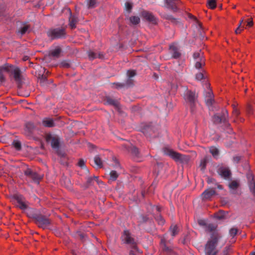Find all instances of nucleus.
<instances>
[{
	"instance_id": "obj_1",
	"label": "nucleus",
	"mask_w": 255,
	"mask_h": 255,
	"mask_svg": "<svg viewBox=\"0 0 255 255\" xmlns=\"http://www.w3.org/2000/svg\"><path fill=\"white\" fill-rule=\"evenodd\" d=\"M221 236L217 232L212 233L210 239L207 242L205 247L206 255H216L218 250L216 249L217 243Z\"/></svg>"
},
{
	"instance_id": "obj_2",
	"label": "nucleus",
	"mask_w": 255,
	"mask_h": 255,
	"mask_svg": "<svg viewBox=\"0 0 255 255\" xmlns=\"http://www.w3.org/2000/svg\"><path fill=\"white\" fill-rule=\"evenodd\" d=\"M36 225L43 229L47 228L51 224V221L47 216L40 213H34L32 215Z\"/></svg>"
},
{
	"instance_id": "obj_3",
	"label": "nucleus",
	"mask_w": 255,
	"mask_h": 255,
	"mask_svg": "<svg viewBox=\"0 0 255 255\" xmlns=\"http://www.w3.org/2000/svg\"><path fill=\"white\" fill-rule=\"evenodd\" d=\"M164 153L165 155L169 156L176 162L187 163L189 159L188 156L181 154L167 148H164Z\"/></svg>"
},
{
	"instance_id": "obj_4",
	"label": "nucleus",
	"mask_w": 255,
	"mask_h": 255,
	"mask_svg": "<svg viewBox=\"0 0 255 255\" xmlns=\"http://www.w3.org/2000/svg\"><path fill=\"white\" fill-rule=\"evenodd\" d=\"M121 238L124 243L128 244L129 246L131 249L136 250L137 253L139 252L136 242L131 237L130 233L128 230L124 231Z\"/></svg>"
},
{
	"instance_id": "obj_5",
	"label": "nucleus",
	"mask_w": 255,
	"mask_h": 255,
	"mask_svg": "<svg viewBox=\"0 0 255 255\" xmlns=\"http://www.w3.org/2000/svg\"><path fill=\"white\" fill-rule=\"evenodd\" d=\"M47 34L51 39H54L65 37L66 33L65 28L59 27L48 30L47 32Z\"/></svg>"
},
{
	"instance_id": "obj_6",
	"label": "nucleus",
	"mask_w": 255,
	"mask_h": 255,
	"mask_svg": "<svg viewBox=\"0 0 255 255\" xmlns=\"http://www.w3.org/2000/svg\"><path fill=\"white\" fill-rule=\"evenodd\" d=\"M24 174L26 177V180L29 182L39 184L43 176L38 174L36 172L30 168H27L24 171Z\"/></svg>"
},
{
	"instance_id": "obj_7",
	"label": "nucleus",
	"mask_w": 255,
	"mask_h": 255,
	"mask_svg": "<svg viewBox=\"0 0 255 255\" xmlns=\"http://www.w3.org/2000/svg\"><path fill=\"white\" fill-rule=\"evenodd\" d=\"M228 113L226 110H223L222 111L221 114H216L213 117V122L216 124H219L224 123L225 126H230V124L228 123Z\"/></svg>"
},
{
	"instance_id": "obj_8",
	"label": "nucleus",
	"mask_w": 255,
	"mask_h": 255,
	"mask_svg": "<svg viewBox=\"0 0 255 255\" xmlns=\"http://www.w3.org/2000/svg\"><path fill=\"white\" fill-rule=\"evenodd\" d=\"M36 128V127L33 122H26L24 125L23 134L27 137L31 138L33 136V132Z\"/></svg>"
},
{
	"instance_id": "obj_9",
	"label": "nucleus",
	"mask_w": 255,
	"mask_h": 255,
	"mask_svg": "<svg viewBox=\"0 0 255 255\" xmlns=\"http://www.w3.org/2000/svg\"><path fill=\"white\" fill-rule=\"evenodd\" d=\"M197 96L195 93L190 90H187L184 95V99L186 103H188L192 109L196 101Z\"/></svg>"
},
{
	"instance_id": "obj_10",
	"label": "nucleus",
	"mask_w": 255,
	"mask_h": 255,
	"mask_svg": "<svg viewBox=\"0 0 255 255\" xmlns=\"http://www.w3.org/2000/svg\"><path fill=\"white\" fill-rule=\"evenodd\" d=\"M8 73H10L13 75L14 80L19 85L21 81V75L20 69L17 67H15L8 64Z\"/></svg>"
},
{
	"instance_id": "obj_11",
	"label": "nucleus",
	"mask_w": 255,
	"mask_h": 255,
	"mask_svg": "<svg viewBox=\"0 0 255 255\" xmlns=\"http://www.w3.org/2000/svg\"><path fill=\"white\" fill-rule=\"evenodd\" d=\"M16 206L21 210H24L28 208L27 202L24 197L21 195H14Z\"/></svg>"
},
{
	"instance_id": "obj_12",
	"label": "nucleus",
	"mask_w": 255,
	"mask_h": 255,
	"mask_svg": "<svg viewBox=\"0 0 255 255\" xmlns=\"http://www.w3.org/2000/svg\"><path fill=\"white\" fill-rule=\"evenodd\" d=\"M122 147L124 150L130 152L133 156L137 157L139 155L138 148L129 142L122 144Z\"/></svg>"
},
{
	"instance_id": "obj_13",
	"label": "nucleus",
	"mask_w": 255,
	"mask_h": 255,
	"mask_svg": "<svg viewBox=\"0 0 255 255\" xmlns=\"http://www.w3.org/2000/svg\"><path fill=\"white\" fill-rule=\"evenodd\" d=\"M47 141L50 142L52 147L58 149L60 147V138L55 135L48 134L46 136Z\"/></svg>"
},
{
	"instance_id": "obj_14",
	"label": "nucleus",
	"mask_w": 255,
	"mask_h": 255,
	"mask_svg": "<svg viewBox=\"0 0 255 255\" xmlns=\"http://www.w3.org/2000/svg\"><path fill=\"white\" fill-rule=\"evenodd\" d=\"M218 172L224 179L231 180L232 173L229 168L224 167H220L218 169Z\"/></svg>"
},
{
	"instance_id": "obj_15",
	"label": "nucleus",
	"mask_w": 255,
	"mask_h": 255,
	"mask_svg": "<svg viewBox=\"0 0 255 255\" xmlns=\"http://www.w3.org/2000/svg\"><path fill=\"white\" fill-rule=\"evenodd\" d=\"M166 7L174 11L178 9L177 5L179 2V0H164Z\"/></svg>"
},
{
	"instance_id": "obj_16",
	"label": "nucleus",
	"mask_w": 255,
	"mask_h": 255,
	"mask_svg": "<svg viewBox=\"0 0 255 255\" xmlns=\"http://www.w3.org/2000/svg\"><path fill=\"white\" fill-rule=\"evenodd\" d=\"M42 124L46 128H53L56 126L55 121L49 117L44 118L42 120Z\"/></svg>"
},
{
	"instance_id": "obj_17",
	"label": "nucleus",
	"mask_w": 255,
	"mask_h": 255,
	"mask_svg": "<svg viewBox=\"0 0 255 255\" xmlns=\"http://www.w3.org/2000/svg\"><path fill=\"white\" fill-rule=\"evenodd\" d=\"M38 78L39 82L42 86H47L52 82V80H47V77L44 74H39Z\"/></svg>"
},
{
	"instance_id": "obj_18",
	"label": "nucleus",
	"mask_w": 255,
	"mask_h": 255,
	"mask_svg": "<svg viewBox=\"0 0 255 255\" xmlns=\"http://www.w3.org/2000/svg\"><path fill=\"white\" fill-rule=\"evenodd\" d=\"M142 15L147 21L153 23H156V18L152 13L147 11H143L142 12Z\"/></svg>"
},
{
	"instance_id": "obj_19",
	"label": "nucleus",
	"mask_w": 255,
	"mask_h": 255,
	"mask_svg": "<svg viewBox=\"0 0 255 255\" xmlns=\"http://www.w3.org/2000/svg\"><path fill=\"white\" fill-rule=\"evenodd\" d=\"M206 103L207 106H210L213 104V93L210 89H208L205 94Z\"/></svg>"
},
{
	"instance_id": "obj_20",
	"label": "nucleus",
	"mask_w": 255,
	"mask_h": 255,
	"mask_svg": "<svg viewBox=\"0 0 255 255\" xmlns=\"http://www.w3.org/2000/svg\"><path fill=\"white\" fill-rule=\"evenodd\" d=\"M216 193L215 190L213 189H208L204 191L202 194L203 199H209Z\"/></svg>"
},
{
	"instance_id": "obj_21",
	"label": "nucleus",
	"mask_w": 255,
	"mask_h": 255,
	"mask_svg": "<svg viewBox=\"0 0 255 255\" xmlns=\"http://www.w3.org/2000/svg\"><path fill=\"white\" fill-rule=\"evenodd\" d=\"M239 186V182L237 180L231 181V182L228 184L230 192L232 194L236 193V190L238 188Z\"/></svg>"
},
{
	"instance_id": "obj_22",
	"label": "nucleus",
	"mask_w": 255,
	"mask_h": 255,
	"mask_svg": "<svg viewBox=\"0 0 255 255\" xmlns=\"http://www.w3.org/2000/svg\"><path fill=\"white\" fill-rule=\"evenodd\" d=\"M8 64H4L1 66H0V81L3 82L5 81V77L4 74L5 73H8Z\"/></svg>"
},
{
	"instance_id": "obj_23",
	"label": "nucleus",
	"mask_w": 255,
	"mask_h": 255,
	"mask_svg": "<svg viewBox=\"0 0 255 255\" xmlns=\"http://www.w3.org/2000/svg\"><path fill=\"white\" fill-rule=\"evenodd\" d=\"M136 74L135 71L134 70H128L127 72L128 79L126 81L128 86H131L133 85V80L132 78Z\"/></svg>"
},
{
	"instance_id": "obj_24",
	"label": "nucleus",
	"mask_w": 255,
	"mask_h": 255,
	"mask_svg": "<svg viewBox=\"0 0 255 255\" xmlns=\"http://www.w3.org/2000/svg\"><path fill=\"white\" fill-rule=\"evenodd\" d=\"M88 54L89 58L91 60H93L97 57H98L100 59L104 58L103 54L101 52L97 54V53L93 52L92 51H89L88 52Z\"/></svg>"
},
{
	"instance_id": "obj_25",
	"label": "nucleus",
	"mask_w": 255,
	"mask_h": 255,
	"mask_svg": "<svg viewBox=\"0 0 255 255\" xmlns=\"http://www.w3.org/2000/svg\"><path fill=\"white\" fill-rule=\"evenodd\" d=\"M70 15L69 26L71 29H74L76 28V25L78 21V18L74 15H72L71 12Z\"/></svg>"
},
{
	"instance_id": "obj_26",
	"label": "nucleus",
	"mask_w": 255,
	"mask_h": 255,
	"mask_svg": "<svg viewBox=\"0 0 255 255\" xmlns=\"http://www.w3.org/2000/svg\"><path fill=\"white\" fill-rule=\"evenodd\" d=\"M106 103L110 105L113 106L116 108H118L119 105L118 101L116 100L112 99L110 97H106L105 99Z\"/></svg>"
},
{
	"instance_id": "obj_27",
	"label": "nucleus",
	"mask_w": 255,
	"mask_h": 255,
	"mask_svg": "<svg viewBox=\"0 0 255 255\" xmlns=\"http://www.w3.org/2000/svg\"><path fill=\"white\" fill-rule=\"evenodd\" d=\"M30 31V26L28 24H23L21 27L19 28L18 32L21 35L24 34L26 32Z\"/></svg>"
},
{
	"instance_id": "obj_28",
	"label": "nucleus",
	"mask_w": 255,
	"mask_h": 255,
	"mask_svg": "<svg viewBox=\"0 0 255 255\" xmlns=\"http://www.w3.org/2000/svg\"><path fill=\"white\" fill-rule=\"evenodd\" d=\"M170 49L172 52V57L174 58H178L180 56V53L178 51L177 48L174 46H170Z\"/></svg>"
},
{
	"instance_id": "obj_29",
	"label": "nucleus",
	"mask_w": 255,
	"mask_h": 255,
	"mask_svg": "<svg viewBox=\"0 0 255 255\" xmlns=\"http://www.w3.org/2000/svg\"><path fill=\"white\" fill-rule=\"evenodd\" d=\"M95 167L97 168H102L103 166V162L99 155H96L94 158Z\"/></svg>"
},
{
	"instance_id": "obj_30",
	"label": "nucleus",
	"mask_w": 255,
	"mask_h": 255,
	"mask_svg": "<svg viewBox=\"0 0 255 255\" xmlns=\"http://www.w3.org/2000/svg\"><path fill=\"white\" fill-rule=\"evenodd\" d=\"M169 232L172 237H175L179 232V228L176 225H172L169 229Z\"/></svg>"
},
{
	"instance_id": "obj_31",
	"label": "nucleus",
	"mask_w": 255,
	"mask_h": 255,
	"mask_svg": "<svg viewBox=\"0 0 255 255\" xmlns=\"http://www.w3.org/2000/svg\"><path fill=\"white\" fill-rule=\"evenodd\" d=\"M217 226L213 224H207L205 229L208 232H213L212 233L216 232L215 230H216Z\"/></svg>"
},
{
	"instance_id": "obj_32",
	"label": "nucleus",
	"mask_w": 255,
	"mask_h": 255,
	"mask_svg": "<svg viewBox=\"0 0 255 255\" xmlns=\"http://www.w3.org/2000/svg\"><path fill=\"white\" fill-rule=\"evenodd\" d=\"M251 177L252 178V180L249 182V188L251 192L255 196V181L254 180L252 175H251Z\"/></svg>"
},
{
	"instance_id": "obj_33",
	"label": "nucleus",
	"mask_w": 255,
	"mask_h": 255,
	"mask_svg": "<svg viewBox=\"0 0 255 255\" xmlns=\"http://www.w3.org/2000/svg\"><path fill=\"white\" fill-rule=\"evenodd\" d=\"M208 160V158L207 156L201 160L200 167L202 171H204L205 169Z\"/></svg>"
},
{
	"instance_id": "obj_34",
	"label": "nucleus",
	"mask_w": 255,
	"mask_h": 255,
	"mask_svg": "<svg viewBox=\"0 0 255 255\" xmlns=\"http://www.w3.org/2000/svg\"><path fill=\"white\" fill-rule=\"evenodd\" d=\"M162 16L173 23H176L177 22V20L170 14L164 13L162 15Z\"/></svg>"
},
{
	"instance_id": "obj_35",
	"label": "nucleus",
	"mask_w": 255,
	"mask_h": 255,
	"mask_svg": "<svg viewBox=\"0 0 255 255\" xmlns=\"http://www.w3.org/2000/svg\"><path fill=\"white\" fill-rule=\"evenodd\" d=\"M130 23L132 24H137L140 22V18L137 16H132L128 18Z\"/></svg>"
},
{
	"instance_id": "obj_36",
	"label": "nucleus",
	"mask_w": 255,
	"mask_h": 255,
	"mask_svg": "<svg viewBox=\"0 0 255 255\" xmlns=\"http://www.w3.org/2000/svg\"><path fill=\"white\" fill-rule=\"evenodd\" d=\"M210 152L212 154L214 157H217L219 155V150L218 148L214 146H212L210 148Z\"/></svg>"
},
{
	"instance_id": "obj_37",
	"label": "nucleus",
	"mask_w": 255,
	"mask_h": 255,
	"mask_svg": "<svg viewBox=\"0 0 255 255\" xmlns=\"http://www.w3.org/2000/svg\"><path fill=\"white\" fill-rule=\"evenodd\" d=\"M155 220L157 222L158 224L160 225H162L165 223V220L160 214H157L155 217Z\"/></svg>"
},
{
	"instance_id": "obj_38",
	"label": "nucleus",
	"mask_w": 255,
	"mask_h": 255,
	"mask_svg": "<svg viewBox=\"0 0 255 255\" xmlns=\"http://www.w3.org/2000/svg\"><path fill=\"white\" fill-rule=\"evenodd\" d=\"M61 52V50L60 48H56L51 52L50 54L53 57H58L59 56Z\"/></svg>"
},
{
	"instance_id": "obj_39",
	"label": "nucleus",
	"mask_w": 255,
	"mask_h": 255,
	"mask_svg": "<svg viewBox=\"0 0 255 255\" xmlns=\"http://www.w3.org/2000/svg\"><path fill=\"white\" fill-rule=\"evenodd\" d=\"M193 58L196 60H201L204 59L203 56V53L200 52H195L193 54Z\"/></svg>"
},
{
	"instance_id": "obj_40",
	"label": "nucleus",
	"mask_w": 255,
	"mask_h": 255,
	"mask_svg": "<svg viewBox=\"0 0 255 255\" xmlns=\"http://www.w3.org/2000/svg\"><path fill=\"white\" fill-rule=\"evenodd\" d=\"M113 84L115 85L116 88L117 89H121L124 87H130V86H128L126 81H125V82L124 83H113Z\"/></svg>"
},
{
	"instance_id": "obj_41",
	"label": "nucleus",
	"mask_w": 255,
	"mask_h": 255,
	"mask_svg": "<svg viewBox=\"0 0 255 255\" xmlns=\"http://www.w3.org/2000/svg\"><path fill=\"white\" fill-rule=\"evenodd\" d=\"M132 8V4L129 2H127L125 3V10L128 14H129L131 11Z\"/></svg>"
},
{
	"instance_id": "obj_42",
	"label": "nucleus",
	"mask_w": 255,
	"mask_h": 255,
	"mask_svg": "<svg viewBox=\"0 0 255 255\" xmlns=\"http://www.w3.org/2000/svg\"><path fill=\"white\" fill-rule=\"evenodd\" d=\"M205 64V60L202 59L201 60H196L195 67L197 69H200L203 65Z\"/></svg>"
},
{
	"instance_id": "obj_43",
	"label": "nucleus",
	"mask_w": 255,
	"mask_h": 255,
	"mask_svg": "<svg viewBox=\"0 0 255 255\" xmlns=\"http://www.w3.org/2000/svg\"><path fill=\"white\" fill-rule=\"evenodd\" d=\"M215 217L218 219L222 220L225 218V213L224 211H220L215 214Z\"/></svg>"
},
{
	"instance_id": "obj_44",
	"label": "nucleus",
	"mask_w": 255,
	"mask_h": 255,
	"mask_svg": "<svg viewBox=\"0 0 255 255\" xmlns=\"http://www.w3.org/2000/svg\"><path fill=\"white\" fill-rule=\"evenodd\" d=\"M89 8H94L97 6V0H87Z\"/></svg>"
},
{
	"instance_id": "obj_45",
	"label": "nucleus",
	"mask_w": 255,
	"mask_h": 255,
	"mask_svg": "<svg viewBox=\"0 0 255 255\" xmlns=\"http://www.w3.org/2000/svg\"><path fill=\"white\" fill-rule=\"evenodd\" d=\"M12 145L17 150H20L21 148V142L18 140H14L12 142Z\"/></svg>"
},
{
	"instance_id": "obj_46",
	"label": "nucleus",
	"mask_w": 255,
	"mask_h": 255,
	"mask_svg": "<svg viewBox=\"0 0 255 255\" xmlns=\"http://www.w3.org/2000/svg\"><path fill=\"white\" fill-rule=\"evenodd\" d=\"M161 246H162V250L164 251L170 252L171 251V249L166 246L165 244V240L164 239H161Z\"/></svg>"
},
{
	"instance_id": "obj_47",
	"label": "nucleus",
	"mask_w": 255,
	"mask_h": 255,
	"mask_svg": "<svg viewBox=\"0 0 255 255\" xmlns=\"http://www.w3.org/2000/svg\"><path fill=\"white\" fill-rule=\"evenodd\" d=\"M110 179L113 181L116 180L118 177V173L116 171H114V170H113L110 172Z\"/></svg>"
},
{
	"instance_id": "obj_48",
	"label": "nucleus",
	"mask_w": 255,
	"mask_h": 255,
	"mask_svg": "<svg viewBox=\"0 0 255 255\" xmlns=\"http://www.w3.org/2000/svg\"><path fill=\"white\" fill-rule=\"evenodd\" d=\"M208 4L210 8H215L216 7V0H208Z\"/></svg>"
},
{
	"instance_id": "obj_49",
	"label": "nucleus",
	"mask_w": 255,
	"mask_h": 255,
	"mask_svg": "<svg viewBox=\"0 0 255 255\" xmlns=\"http://www.w3.org/2000/svg\"><path fill=\"white\" fill-rule=\"evenodd\" d=\"M151 129H152L150 127L146 126L142 129V132L144 134H145L146 135H148V132H150V131H151ZM151 135V134L149 133V135Z\"/></svg>"
},
{
	"instance_id": "obj_50",
	"label": "nucleus",
	"mask_w": 255,
	"mask_h": 255,
	"mask_svg": "<svg viewBox=\"0 0 255 255\" xmlns=\"http://www.w3.org/2000/svg\"><path fill=\"white\" fill-rule=\"evenodd\" d=\"M238 232V230L237 228H232L230 230V234L231 236L234 237L235 236Z\"/></svg>"
},
{
	"instance_id": "obj_51",
	"label": "nucleus",
	"mask_w": 255,
	"mask_h": 255,
	"mask_svg": "<svg viewBox=\"0 0 255 255\" xmlns=\"http://www.w3.org/2000/svg\"><path fill=\"white\" fill-rule=\"evenodd\" d=\"M203 78H204V74L202 72H199L197 74H196V79L197 80H201L202 79H203Z\"/></svg>"
},
{
	"instance_id": "obj_52",
	"label": "nucleus",
	"mask_w": 255,
	"mask_h": 255,
	"mask_svg": "<svg viewBox=\"0 0 255 255\" xmlns=\"http://www.w3.org/2000/svg\"><path fill=\"white\" fill-rule=\"evenodd\" d=\"M232 106L233 108V113L234 116L237 117L239 115L240 112L238 111V110L237 109V108L236 107V106L235 104L233 105Z\"/></svg>"
},
{
	"instance_id": "obj_53",
	"label": "nucleus",
	"mask_w": 255,
	"mask_h": 255,
	"mask_svg": "<svg viewBox=\"0 0 255 255\" xmlns=\"http://www.w3.org/2000/svg\"><path fill=\"white\" fill-rule=\"evenodd\" d=\"M94 183V179L92 177H88L87 179V186H89L92 185Z\"/></svg>"
},
{
	"instance_id": "obj_54",
	"label": "nucleus",
	"mask_w": 255,
	"mask_h": 255,
	"mask_svg": "<svg viewBox=\"0 0 255 255\" xmlns=\"http://www.w3.org/2000/svg\"><path fill=\"white\" fill-rule=\"evenodd\" d=\"M78 166H80V167L83 168L84 167H85V162L84 161L83 159H80L79 162H78Z\"/></svg>"
},
{
	"instance_id": "obj_55",
	"label": "nucleus",
	"mask_w": 255,
	"mask_h": 255,
	"mask_svg": "<svg viewBox=\"0 0 255 255\" xmlns=\"http://www.w3.org/2000/svg\"><path fill=\"white\" fill-rule=\"evenodd\" d=\"M244 29V26H243V27H240L238 26L237 28L235 30L236 34H238L241 32L242 30H243Z\"/></svg>"
},
{
	"instance_id": "obj_56",
	"label": "nucleus",
	"mask_w": 255,
	"mask_h": 255,
	"mask_svg": "<svg viewBox=\"0 0 255 255\" xmlns=\"http://www.w3.org/2000/svg\"><path fill=\"white\" fill-rule=\"evenodd\" d=\"M241 157L239 156H235L233 158V161H234V162L237 163L241 160Z\"/></svg>"
},
{
	"instance_id": "obj_57",
	"label": "nucleus",
	"mask_w": 255,
	"mask_h": 255,
	"mask_svg": "<svg viewBox=\"0 0 255 255\" xmlns=\"http://www.w3.org/2000/svg\"><path fill=\"white\" fill-rule=\"evenodd\" d=\"M189 17L191 19H193V20H194L195 21H197V22L198 23L199 25L200 26H201V24L200 23H199L198 20H197L196 18L193 16V15L191 14H189Z\"/></svg>"
},
{
	"instance_id": "obj_58",
	"label": "nucleus",
	"mask_w": 255,
	"mask_h": 255,
	"mask_svg": "<svg viewBox=\"0 0 255 255\" xmlns=\"http://www.w3.org/2000/svg\"><path fill=\"white\" fill-rule=\"evenodd\" d=\"M198 223L200 225L204 227H206L207 224L205 223V222L204 220H200L198 221Z\"/></svg>"
},
{
	"instance_id": "obj_59",
	"label": "nucleus",
	"mask_w": 255,
	"mask_h": 255,
	"mask_svg": "<svg viewBox=\"0 0 255 255\" xmlns=\"http://www.w3.org/2000/svg\"><path fill=\"white\" fill-rule=\"evenodd\" d=\"M135 252H137L136 250L131 249L129 251V255H136Z\"/></svg>"
},
{
	"instance_id": "obj_60",
	"label": "nucleus",
	"mask_w": 255,
	"mask_h": 255,
	"mask_svg": "<svg viewBox=\"0 0 255 255\" xmlns=\"http://www.w3.org/2000/svg\"><path fill=\"white\" fill-rule=\"evenodd\" d=\"M254 24V22L253 21V20H250V21H248L247 22V26H249V27H252Z\"/></svg>"
},
{
	"instance_id": "obj_61",
	"label": "nucleus",
	"mask_w": 255,
	"mask_h": 255,
	"mask_svg": "<svg viewBox=\"0 0 255 255\" xmlns=\"http://www.w3.org/2000/svg\"><path fill=\"white\" fill-rule=\"evenodd\" d=\"M42 72L43 73V74L45 75L46 77H47V75H48L49 74V72L48 71L46 72V69L44 68H43L42 69Z\"/></svg>"
},
{
	"instance_id": "obj_62",
	"label": "nucleus",
	"mask_w": 255,
	"mask_h": 255,
	"mask_svg": "<svg viewBox=\"0 0 255 255\" xmlns=\"http://www.w3.org/2000/svg\"><path fill=\"white\" fill-rule=\"evenodd\" d=\"M215 181V179L213 178H208L207 182L208 183H214Z\"/></svg>"
},
{
	"instance_id": "obj_63",
	"label": "nucleus",
	"mask_w": 255,
	"mask_h": 255,
	"mask_svg": "<svg viewBox=\"0 0 255 255\" xmlns=\"http://www.w3.org/2000/svg\"><path fill=\"white\" fill-rule=\"evenodd\" d=\"M243 22H244V19H241L240 21L238 26L243 27V25H242V23H243Z\"/></svg>"
},
{
	"instance_id": "obj_64",
	"label": "nucleus",
	"mask_w": 255,
	"mask_h": 255,
	"mask_svg": "<svg viewBox=\"0 0 255 255\" xmlns=\"http://www.w3.org/2000/svg\"><path fill=\"white\" fill-rule=\"evenodd\" d=\"M94 179V181H96V182H98V176H93L92 177Z\"/></svg>"
}]
</instances>
